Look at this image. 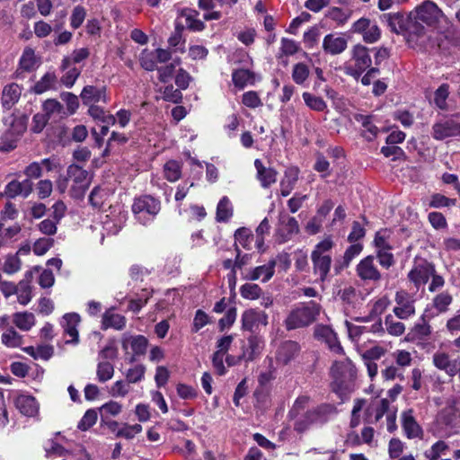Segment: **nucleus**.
Masks as SVG:
<instances>
[{"label":"nucleus","mask_w":460,"mask_h":460,"mask_svg":"<svg viewBox=\"0 0 460 460\" xmlns=\"http://www.w3.org/2000/svg\"><path fill=\"white\" fill-rule=\"evenodd\" d=\"M381 20L387 24L391 31L397 34L406 32L409 20L403 14L400 13H384Z\"/></svg>","instance_id":"25"},{"label":"nucleus","mask_w":460,"mask_h":460,"mask_svg":"<svg viewBox=\"0 0 460 460\" xmlns=\"http://www.w3.org/2000/svg\"><path fill=\"white\" fill-rule=\"evenodd\" d=\"M66 174L71 181L70 196L75 199H82L90 185L88 172L77 164H70Z\"/></svg>","instance_id":"6"},{"label":"nucleus","mask_w":460,"mask_h":460,"mask_svg":"<svg viewBox=\"0 0 460 460\" xmlns=\"http://www.w3.org/2000/svg\"><path fill=\"white\" fill-rule=\"evenodd\" d=\"M146 367L144 365H137L129 368L126 373V379L128 384L140 382L145 376Z\"/></svg>","instance_id":"55"},{"label":"nucleus","mask_w":460,"mask_h":460,"mask_svg":"<svg viewBox=\"0 0 460 460\" xmlns=\"http://www.w3.org/2000/svg\"><path fill=\"white\" fill-rule=\"evenodd\" d=\"M351 30L355 33L361 34L367 43H375L381 37V31L377 24L365 17L356 21L352 24Z\"/></svg>","instance_id":"11"},{"label":"nucleus","mask_w":460,"mask_h":460,"mask_svg":"<svg viewBox=\"0 0 460 460\" xmlns=\"http://www.w3.org/2000/svg\"><path fill=\"white\" fill-rule=\"evenodd\" d=\"M22 261L17 255H8L3 266V271L7 274H13L20 270Z\"/></svg>","instance_id":"58"},{"label":"nucleus","mask_w":460,"mask_h":460,"mask_svg":"<svg viewBox=\"0 0 460 460\" xmlns=\"http://www.w3.org/2000/svg\"><path fill=\"white\" fill-rule=\"evenodd\" d=\"M310 402V397L307 395H301L298 396L296 401L294 402V404L291 408V410L288 412V415L292 419H296L300 413L301 411H304L305 407L308 405Z\"/></svg>","instance_id":"57"},{"label":"nucleus","mask_w":460,"mask_h":460,"mask_svg":"<svg viewBox=\"0 0 460 460\" xmlns=\"http://www.w3.org/2000/svg\"><path fill=\"white\" fill-rule=\"evenodd\" d=\"M16 408L26 416H33L38 411V403L31 395H19L15 400Z\"/></svg>","instance_id":"31"},{"label":"nucleus","mask_w":460,"mask_h":460,"mask_svg":"<svg viewBox=\"0 0 460 460\" xmlns=\"http://www.w3.org/2000/svg\"><path fill=\"white\" fill-rule=\"evenodd\" d=\"M456 199H449L442 194L435 193L431 196L429 206L430 208H439L455 206Z\"/></svg>","instance_id":"51"},{"label":"nucleus","mask_w":460,"mask_h":460,"mask_svg":"<svg viewBox=\"0 0 460 460\" xmlns=\"http://www.w3.org/2000/svg\"><path fill=\"white\" fill-rule=\"evenodd\" d=\"M394 302L396 305L393 312L399 319L407 320L415 314L416 297L414 294L405 289H399L395 292Z\"/></svg>","instance_id":"8"},{"label":"nucleus","mask_w":460,"mask_h":460,"mask_svg":"<svg viewBox=\"0 0 460 460\" xmlns=\"http://www.w3.org/2000/svg\"><path fill=\"white\" fill-rule=\"evenodd\" d=\"M458 410L455 402L445 407L439 413V421L450 428H456L459 426L457 422Z\"/></svg>","instance_id":"36"},{"label":"nucleus","mask_w":460,"mask_h":460,"mask_svg":"<svg viewBox=\"0 0 460 460\" xmlns=\"http://www.w3.org/2000/svg\"><path fill=\"white\" fill-rule=\"evenodd\" d=\"M333 245V241L328 237L319 242L311 252L313 272L322 283L329 280L332 277V259L330 251Z\"/></svg>","instance_id":"2"},{"label":"nucleus","mask_w":460,"mask_h":460,"mask_svg":"<svg viewBox=\"0 0 460 460\" xmlns=\"http://www.w3.org/2000/svg\"><path fill=\"white\" fill-rule=\"evenodd\" d=\"M387 332L394 336L402 335L405 331L404 323L396 322L393 319L392 315H387L385 320Z\"/></svg>","instance_id":"56"},{"label":"nucleus","mask_w":460,"mask_h":460,"mask_svg":"<svg viewBox=\"0 0 460 460\" xmlns=\"http://www.w3.org/2000/svg\"><path fill=\"white\" fill-rule=\"evenodd\" d=\"M122 405L115 401H110L104 403L102 406L99 408L101 420L104 423L109 424V419L111 417L117 416L121 412ZM111 424L116 425V422H111Z\"/></svg>","instance_id":"35"},{"label":"nucleus","mask_w":460,"mask_h":460,"mask_svg":"<svg viewBox=\"0 0 460 460\" xmlns=\"http://www.w3.org/2000/svg\"><path fill=\"white\" fill-rule=\"evenodd\" d=\"M301 347L298 342L294 341H286L279 347L277 351V360L284 365L292 361L300 352Z\"/></svg>","instance_id":"21"},{"label":"nucleus","mask_w":460,"mask_h":460,"mask_svg":"<svg viewBox=\"0 0 460 460\" xmlns=\"http://www.w3.org/2000/svg\"><path fill=\"white\" fill-rule=\"evenodd\" d=\"M57 77L56 75L53 72H48L46 73L40 81H38L33 88L32 91L36 94H41L45 93L46 91L52 88L56 83Z\"/></svg>","instance_id":"39"},{"label":"nucleus","mask_w":460,"mask_h":460,"mask_svg":"<svg viewBox=\"0 0 460 460\" xmlns=\"http://www.w3.org/2000/svg\"><path fill=\"white\" fill-rule=\"evenodd\" d=\"M355 270L357 277L364 283H378L383 279V274L375 263L374 255L361 259Z\"/></svg>","instance_id":"9"},{"label":"nucleus","mask_w":460,"mask_h":460,"mask_svg":"<svg viewBox=\"0 0 460 460\" xmlns=\"http://www.w3.org/2000/svg\"><path fill=\"white\" fill-rule=\"evenodd\" d=\"M406 32L410 35H415L417 37L423 36L426 33L424 23L414 17V21H409L407 25Z\"/></svg>","instance_id":"62"},{"label":"nucleus","mask_w":460,"mask_h":460,"mask_svg":"<svg viewBox=\"0 0 460 460\" xmlns=\"http://www.w3.org/2000/svg\"><path fill=\"white\" fill-rule=\"evenodd\" d=\"M105 88H98L93 85H86L83 88L81 93V99L84 104H91L104 100Z\"/></svg>","instance_id":"34"},{"label":"nucleus","mask_w":460,"mask_h":460,"mask_svg":"<svg viewBox=\"0 0 460 460\" xmlns=\"http://www.w3.org/2000/svg\"><path fill=\"white\" fill-rule=\"evenodd\" d=\"M22 94L21 87L12 83L4 87L2 91L1 104L4 109L10 110L15 103L18 102Z\"/></svg>","instance_id":"26"},{"label":"nucleus","mask_w":460,"mask_h":460,"mask_svg":"<svg viewBox=\"0 0 460 460\" xmlns=\"http://www.w3.org/2000/svg\"><path fill=\"white\" fill-rule=\"evenodd\" d=\"M268 324V314L259 309H249L242 314V327L245 331L255 332L260 325Z\"/></svg>","instance_id":"13"},{"label":"nucleus","mask_w":460,"mask_h":460,"mask_svg":"<svg viewBox=\"0 0 460 460\" xmlns=\"http://www.w3.org/2000/svg\"><path fill=\"white\" fill-rule=\"evenodd\" d=\"M243 103L249 108H257L262 105V102L258 95V93L254 91L246 92L243 94L242 99Z\"/></svg>","instance_id":"64"},{"label":"nucleus","mask_w":460,"mask_h":460,"mask_svg":"<svg viewBox=\"0 0 460 460\" xmlns=\"http://www.w3.org/2000/svg\"><path fill=\"white\" fill-rule=\"evenodd\" d=\"M40 65V59L35 54V50L30 47H26L19 59V66L15 71V77H22L23 72L31 73L35 71Z\"/></svg>","instance_id":"15"},{"label":"nucleus","mask_w":460,"mask_h":460,"mask_svg":"<svg viewBox=\"0 0 460 460\" xmlns=\"http://www.w3.org/2000/svg\"><path fill=\"white\" fill-rule=\"evenodd\" d=\"M179 16L185 19L186 27L192 31H201L205 29L204 22L198 18L199 12L190 8L181 9Z\"/></svg>","instance_id":"29"},{"label":"nucleus","mask_w":460,"mask_h":460,"mask_svg":"<svg viewBox=\"0 0 460 460\" xmlns=\"http://www.w3.org/2000/svg\"><path fill=\"white\" fill-rule=\"evenodd\" d=\"M126 326V318L119 314H115L112 310H107L102 315V329L107 330L113 328L115 330H122Z\"/></svg>","instance_id":"30"},{"label":"nucleus","mask_w":460,"mask_h":460,"mask_svg":"<svg viewBox=\"0 0 460 460\" xmlns=\"http://www.w3.org/2000/svg\"><path fill=\"white\" fill-rule=\"evenodd\" d=\"M254 167L257 171V179L264 189H268L277 181L278 172L275 169L265 167L260 159L254 161Z\"/></svg>","instance_id":"24"},{"label":"nucleus","mask_w":460,"mask_h":460,"mask_svg":"<svg viewBox=\"0 0 460 460\" xmlns=\"http://www.w3.org/2000/svg\"><path fill=\"white\" fill-rule=\"evenodd\" d=\"M233 216V207L229 199L224 196L217 207L216 219L217 222H227Z\"/></svg>","instance_id":"37"},{"label":"nucleus","mask_w":460,"mask_h":460,"mask_svg":"<svg viewBox=\"0 0 460 460\" xmlns=\"http://www.w3.org/2000/svg\"><path fill=\"white\" fill-rule=\"evenodd\" d=\"M86 17V10L82 5H76L71 13L70 25L73 29H78Z\"/></svg>","instance_id":"53"},{"label":"nucleus","mask_w":460,"mask_h":460,"mask_svg":"<svg viewBox=\"0 0 460 460\" xmlns=\"http://www.w3.org/2000/svg\"><path fill=\"white\" fill-rule=\"evenodd\" d=\"M321 309V305L314 301L296 305L284 320L285 328L292 331L311 325L317 320Z\"/></svg>","instance_id":"1"},{"label":"nucleus","mask_w":460,"mask_h":460,"mask_svg":"<svg viewBox=\"0 0 460 460\" xmlns=\"http://www.w3.org/2000/svg\"><path fill=\"white\" fill-rule=\"evenodd\" d=\"M305 105L315 111H323L327 108V104L322 97L315 96L308 92L302 94Z\"/></svg>","instance_id":"43"},{"label":"nucleus","mask_w":460,"mask_h":460,"mask_svg":"<svg viewBox=\"0 0 460 460\" xmlns=\"http://www.w3.org/2000/svg\"><path fill=\"white\" fill-rule=\"evenodd\" d=\"M130 345L133 350V356L130 358L129 362L136 360V356L145 355L148 346V340L143 335L127 336L124 335L122 339V348L127 350Z\"/></svg>","instance_id":"17"},{"label":"nucleus","mask_w":460,"mask_h":460,"mask_svg":"<svg viewBox=\"0 0 460 460\" xmlns=\"http://www.w3.org/2000/svg\"><path fill=\"white\" fill-rule=\"evenodd\" d=\"M251 239H252V235L246 227H240L234 233L235 243H239L245 249L249 248Z\"/></svg>","instance_id":"60"},{"label":"nucleus","mask_w":460,"mask_h":460,"mask_svg":"<svg viewBox=\"0 0 460 460\" xmlns=\"http://www.w3.org/2000/svg\"><path fill=\"white\" fill-rule=\"evenodd\" d=\"M338 296L344 304L355 307L358 300L359 292L354 287L347 286L338 292Z\"/></svg>","instance_id":"41"},{"label":"nucleus","mask_w":460,"mask_h":460,"mask_svg":"<svg viewBox=\"0 0 460 460\" xmlns=\"http://www.w3.org/2000/svg\"><path fill=\"white\" fill-rule=\"evenodd\" d=\"M375 260L376 259L379 265L385 269L389 270L395 264V259L391 251H376Z\"/></svg>","instance_id":"50"},{"label":"nucleus","mask_w":460,"mask_h":460,"mask_svg":"<svg viewBox=\"0 0 460 460\" xmlns=\"http://www.w3.org/2000/svg\"><path fill=\"white\" fill-rule=\"evenodd\" d=\"M415 16L425 25L433 26L438 22L439 18L442 16V11L435 3L426 1L416 8Z\"/></svg>","instance_id":"14"},{"label":"nucleus","mask_w":460,"mask_h":460,"mask_svg":"<svg viewBox=\"0 0 460 460\" xmlns=\"http://www.w3.org/2000/svg\"><path fill=\"white\" fill-rule=\"evenodd\" d=\"M163 99L166 102L180 103L182 100L181 89H175L173 85H167L163 92Z\"/></svg>","instance_id":"59"},{"label":"nucleus","mask_w":460,"mask_h":460,"mask_svg":"<svg viewBox=\"0 0 460 460\" xmlns=\"http://www.w3.org/2000/svg\"><path fill=\"white\" fill-rule=\"evenodd\" d=\"M449 91L447 84H441L435 92L434 102L441 110L447 108V99L448 97Z\"/></svg>","instance_id":"54"},{"label":"nucleus","mask_w":460,"mask_h":460,"mask_svg":"<svg viewBox=\"0 0 460 460\" xmlns=\"http://www.w3.org/2000/svg\"><path fill=\"white\" fill-rule=\"evenodd\" d=\"M253 74L248 69H237L232 74V80L235 87L243 89L252 80Z\"/></svg>","instance_id":"44"},{"label":"nucleus","mask_w":460,"mask_h":460,"mask_svg":"<svg viewBox=\"0 0 460 460\" xmlns=\"http://www.w3.org/2000/svg\"><path fill=\"white\" fill-rule=\"evenodd\" d=\"M314 338L318 341H323L329 349L338 355L344 354V350L341 342L338 340L337 334L328 325L318 324L314 327Z\"/></svg>","instance_id":"12"},{"label":"nucleus","mask_w":460,"mask_h":460,"mask_svg":"<svg viewBox=\"0 0 460 460\" xmlns=\"http://www.w3.org/2000/svg\"><path fill=\"white\" fill-rule=\"evenodd\" d=\"M436 272L432 262L421 257H415L411 270L408 272V279L419 289L425 285L431 275Z\"/></svg>","instance_id":"7"},{"label":"nucleus","mask_w":460,"mask_h":460,"mask_svg":"<svg viewBox=\"0 0 460 460\" xmlns=\"http://www.w3.org/2000/svg\"><path fill=\"white\" fill-rule=\"evenodd\" d=\"M299 233V225L297 220L286 213H280L279 223L276 229V234L279 243H284L289 241L294 234Z\"/></svg>","instance_id":"10"},{"label":"nucleus","mask_w":460,"mask_h":460,"mask_svg":"<svg viewBox=\"0 0 460 460\" xmlns=\"http://www.w3.org/2000/svg\"><path fill=\"white\" fill-rule=\"evenodd\" d=\"M370 49L364 45L357 44L351 49V58L344 66V73L358 79L372 65Z\"/></svg>","instance_id":"5"},{"label":"nucleus","mask_w":460,"mask_h":460,"mask_svg":"<svg viewBox=\"0 0 460 460\" xmlns=\"http://www.w3.org/2000/svg\"><path fill=\"white\" fill-rule=\"evenodd\" d=\"M80 323V316L75 313L66 314L63 316V322L61 323L64 328L65 333L71 337L70 341L66 343L77 344L79 341V335L77 326Z\"/></svg>","instance_id":"23"},{"label":"nucleus","mask_w":460,"mask_h":460,"mask_svg":"<svg viewBox=\"0 0 460 460\" xmlns=\"http://www.w3.org/2000/svg\"><path fill=\"white\" fill-rule=\"evenodd\" d=\"M309 75L310 69L306 64L299 62L294 65L292 69V79L296 84H304L309 77Z\"/></svg>","instance_id":"42"},{"label":"nucleus","mask_w":460,"mask_h":460,"mask_svg":"<svg viewBox=\"0 0 460 460\" xmlns=\"http://www.w3.org/2000/svg\"><path fill=\"white\" fill-rule=\"evenodd\" d=\"M98 414L94 409L87 410L81 420L79 421L77 428L81 430H87L93 427L97 421Z\"/></svg>","instance_id":"52"},{"label":"nucleus","mask_w":460,"mask_h":460,"mask_svg":"<svg viewBox=\"0 0 460 460\" xmlns=\"http://www.w3.org/2000/svg\"><path fill=\"white\" fill-rule=\"evenodd\" d=\"M347 46L348 41L344 37L333 33L327 34L323 40V51L332 56L342 53Z\"/></svg>","instance_id":"20"},{"label":"nucleus","mask_w":460,"mask_h":460,"mask_svg":"<svg viewBox=\"0 0 460 460\" xmlns=\"http://www.w3.org/2000/svg\"><path fill=\"white\" fill-rule=\"evenodd\" d=\"M276 263V260H270L267 264L255 267L245 274L244 279L247 280H257L261 279L262 282H267L274 275Z\"/></svg>","instance_id":"22"},{"label":"nucleus","mask_w":460,"mask_h":460,"mask_svg":"<svg viewBox=\"0 0 460 460\" xmlns=\"http://www.w3.org/2000/svg\"><path fill=\"white\" fill-rule=\"evenodd\" d=\"M13 323L22 331H29L35 324V316L32 313L23 312L13 314Z\"/></svg>","instance_id":"38"},{"label":"nucleus","mask_w":460,"mask_h":460,"mask_svg":"<svg viewBox=\"0 0 460 460\" xmlns=\"http://www.w3.org/2000/svg\"><path fill=\"white\" fill-rule=\"evenodd\" d=\"M114 374V367L108 361L99 362L97 365L96 375L99 382L105 383L112 378Z\"/></svg>","instance_id":"48"},{"label":"nucleus","mask_w":460,"mask_h":460,"mask_svg":"<svg viewBox=\"0 0 460 460\" xmlns=\"http://www.w3.org/2000/svg\"><path fill=\"white\" fill-rule=\"evenodd\" d=\"M454 120L436 122L432 126V137L436 140H444L447 137H454Z\"/></svg>","instance_id":"32"},{"label":"nucleus","mask_w":460,"mask_h":460,"mask_svg":"<svg viewBox=\"0 0 460 460\" xmlns=\"http://www.w3.org/2000/svg\"><path fill=\"white\" fill-rule=\"evenodd\" d=\"M164 174L167 181L174 182L181 177V166L180 163L170 160L164 165Z\"/></svg>","instance_id":"40"},{"label":"nucleus","mask_w":460,"mask_h":460,"mask_svg":"<svg viewBox=\"0 0 460 460\" xmlns=\"http://www.w3.org/2000/svg\"><path fill=\"white\" fill-rule=\"evenodd\" d=\"M363 251V244L357 243L350 244L345 251L343 256L337 259L333 265L334 275H339L347 269L350 262Z\"/></svg>","instance_id":"18"},{"label":"nucleus","mask_w":460,"mask_h":460,"mask_svg":"<svg viewBox=\"0 0 460 460\" xmlns=\"http://www.w3.org/2000/svg\"><path fill=\"white\" fill-rule=\"evenodd\" d=\"M18 289L20 291L18 294V302L23 305H27L31 299V291L28 281H20Z\"/></svg>","instance_id":"63"},{"label":"nucleus","mask_w":460,"mask_h":460,"mask_svg":"<svg viewBox=\"0 0 460 460\" xmlns=\"http://www.w3.org/2000/svg\"><path fill=\"white\" fill-rule=\"evenodd\" d=\"M433 364L440 370H444L448 376H454L457 374L460 366V359H450L445 352H437L433 355Z\"/></svg>","instance_id":"19"},{"label":"nucleus","mask_w":460,"mask_h":460,"mask_svg":"<svg viewBox=\"0 0 460 460\" xmlns=\"http://www.w3.org/2000/svg\"><path fill=\"white\" fill-rule=\"evenodd\" d=\"M402 426L408 438H419L422 434L420 426L417 423L412 415V410L402 413Z\"/></svg>","instance_id":"27"},{"label":"nucleus","mask_w":460,"mask_h":460,"mask_svg":"<svg viewBox=\"0 0 460 460\" xmlns=\"http://www.w3.org/2000/svg\"><path fill=\"white\" fill-rule=\"evenodd\" d=\"M335 412V407L333 405L328 403L320 404L297 417L294 423V430L298 434H303L313 426H322L325 424L331 415Z\"/></svg>","instance_id":"3"},{"label":"nucleus","mask_w":460,"mask_h":460,"mask_svg":"<svg viewBox=\"0 0 460 460\" xmlns=\"http://www.w3.org/2000/svg\"><path fill=\"white\" fill-rule=\"evenodd\" d=\"M248 347L243 352V358L246 361L253 360L261 351L263 341L257 335H250L247 339Z\"/></svg>","instance_id":"33"},{"label":"nucleus","mask_w":460,"mask_h":460,"mask_svg":"<svg viewBox=\"0 0 460 460\" xmlns=\"http://www.w3.org/2000/svg\"><path fill=\"white\" fill-rule=\"evenodd\" d=\"M131 210L139 224L147 226L160 212L161 201L151 195H142L134 199Z\"/></svg>","instance_id":"4"},{"label":"nucleus","mask_w":460,"mask_h":460,"mask_svg":"<svg viewBox=\"0 0 460 460\" xmlns=\"http://www.w3.org/2000/svg\"><path fill=\"white\" fill-rule=\"evenodd\" d=\"M452 301L453 297L450 294L447 292H442L434 297L433 305L438 313H445L447 311Z\"/></svg>","instance_id":"49"},{"label":"nucleus","mask_w":460,"mask_h":460,"mask_svg":"<svg viewBox=\"0 0 460 460\" xmlns=\"http://www.w3.org/2000/svg\"><path fill=\"white\" fill-rule=\"evenodd\" d=\"M356 121L360 123L365 128V131L369 133L370 136H366L368 139H372L377 135L378 128L372 123V116L364 114H356L354 116Z\"/></svg>","instance_id":"45"},{"label":"nucleus","mask_w":460,"mask_h":460,"mask_svg":"<svg viewBox=\"0 0 460 460\" xmlns=\"http://www.w3.org/2000/svg\"><path fill=\"white\" fill-rule=\"evenodd\" d=\"M355 372L354 366L349 359L344 361H335L331 368L332 376L339 385H341L347 380L351 379L355 376Z\"/></svg>","instance_id":"16"},{"label":"nucleus","mask_w":460,"mask_h":460,"mask_svg":"<svg viewBox=\"0 0 460 460\" xmlns=\"http://www.w3.org/2000/svg\"><path fill=\"white\" fill-rule=\"evenodd\" d=\"M240 294L245 299L254 300L261 297L262 289L257 284L245 283L241 286Z\"/></svg>","instance_id":"47"},{"label":"nucleus","mask_w":460,"mask_h":460,"mask_svg":"<svg viewBox=\"0 0 460 460\" xmlns=\"http://www.w3.org/2000/svg\"><path fill=\"white\" fill-rule=\"evenodd\" d=\"M54 244L52 238H40L33 244V252L36 255L45 254Z\"/></svg>","instance_id":"61"},{"label":"nucleus","mask_w":460,"mask_h":460,"mask_svg":"<svg viewBox=\"0 0 460 460\" xmlns=\"http://www.w3.org/2000/svg\"><path fill=\"white\" fill-rule=\"evenodd\" d=\"M431 334L430 325L427 323L425 314H422L417 323L408 333L409 341H425Z\"/></svg>","instance_id":"28"},{"label":"nucleus","mask_w":460,"mask_h":460,"mask_svg":"<svg viewBox=\"0 0 460 460\" xmlns=\"http://www.w3.org/2000/svg\"><path fill=\"white\" fill-rule=\"evenodd\" d=\"M2 342L10 348H17L22 344V337L13 328L8 329L2 334Z\"/></svg>","instance_id":"46"}]
</instances>
